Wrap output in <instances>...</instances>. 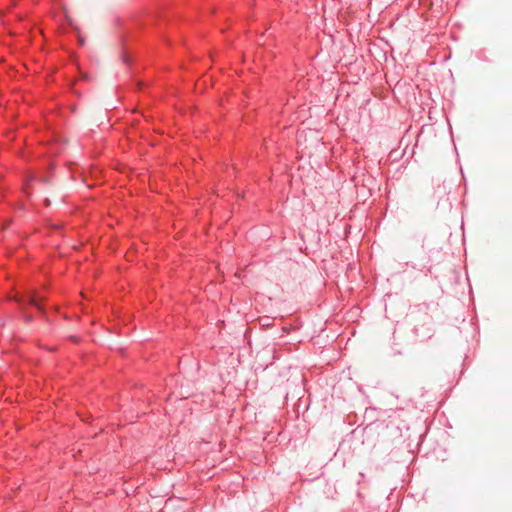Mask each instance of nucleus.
<instances>
[{
	"label": "nucleus",
	"instance_id": "1",
	"mask_svg": "<svg viewBox=\"0 0 512 512\" xmlns=\"http://www.w3.org/2000/svg\"><path fill=\"white\" fill-rule=\"evenodd\" d=\"M41 300H43V298L38 296L34 291L29 292V294L26 297V301L29 304L36 306L38 309H41L39 304Z\"/></svg>",
	"mask_w": 512,
	"mask_h": 512
}]
</instances>
